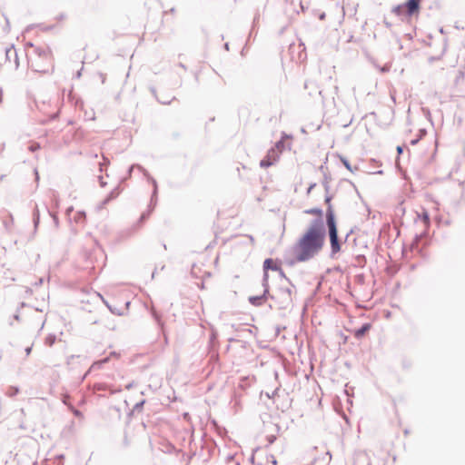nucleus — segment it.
<instances>
[{"label":"nucleus","instance_id":"f257e3e1","mask_svg":"<svg viewBox=\"0 0 465 465\" xmlns=\"http://www.w3.org/2000/svg\"><path fill=\"white\" fill-rule=\"evenodd\" d=\"M325 233L321 225L310 227L293 247L294 258L297 262L312 259L324 245Z\"/></svg>","mask_w":465,"mask_h":465},{"label":"nucleus","instance_id":"f03ea898","mask_svg":"<svg viewBox=\"0 0 465 465\" xmlns=\"http://www.w3.org/2000/svg\"><path fill=\"white\" fill-rule=\"evenodd\" d=\"M29 62L32 69L40 74H49L54 68L52 52L48 47H36Z\"/></svg>","mask_w":465,"mask_h":465},{"label":"nucleus","instance_id":"7ed1b4c3","mask_svg":"<svg viewBox=\"0 0 465 465\" xmlns=\"http://www.w3.org/2000/svg\"><path fill=\"white\" fill-rule=\"evenodd\" d=\"M420 1L421 0H408L404 4L395 6L392 12L396 15L403 18L418 17L420 9Z\"/></svg>","mask_w":465,"mask_h":465},{"label":"nucleus","instance_id":"20e7f679","mask_svg":"<svg viewBox=\"0 0 465 465\" xmlns=\"http://www.w3.org/2000/svg\"><path fill=\"white\" fill-rule=\"evenodd\" d=\"M327 224L329 228L331 252L335 254L341 251V245L338 241V231L331 206H329L327 211Z\"/></svg>","mask_w":465,"mask_h":465},{"label":"nucleus","instance_id":"39448f33","mask_svg":"<svg viewBox=\"0 0 465 465\" xmlns=\"http://www.w3.org/2000/svg\"><path fill=\"white\" fill-rule=\"evenodd\" d=\"M282 142H279L275 148H272L269 150L267 155L261 161L260 164L263 168H267L272 165L279 159V153L281 152L280 146L282 145Z\"/></svg>","mask_w":465,"mask_h":465},{"label":"nucleus","instance_id":"423d86ee","mask_svg":"<svg viewBox=\"0 0 465 465\" xmlns=\"http://www.w3.org/2000/svg\"><path fill=\"white\" fill-rule=\"evenodd\" d=\"M274 271V272H279L281 275L284 276V272L282 270L281 268V265L280 263L278 262V261H275L273 259H266L264 262H263V272H264V280H268V271Z\"/></svg>","mask_w":465,"mask_h":465},{"label":"nucleus","instance_id":"0eeeda50","mask_svg":"<svg viewBox=\"0 0 465 465\" xmlns=\"http://www.w3.org/2000/svg\"><path fill=\"white\" fill-rule=\"evenodd\" d=\"M202 265H203L202 262L199 263H194L192 268L193 274L198 278H204L205 276H210V272L208 271L202 270Z\"/></svg>","mask_w":465,"mask_h":465},{"label":"nucleus","instance_id":"6e6552de","mask_svg":"<svg viewBox=\"0 0 465 465\" xmlns=\"http://www.w3.org/2000/svg\"><path fill=\"white\" fill-rule=\"evenodd\" d=\"M371 329V323L363 324L360 329L353 331V335L356 339L362 338Z\"/></svg>","mask_w":465,"mask_h":465},{"label":"nucleus","instance_id":"1a4fd4ad","mask_svg":"<svg viewBox=\"0 0 465 465\" xmlns=\"http://www.w3.org/2000/svg\"><path fill=\"white\" fill-rule=\"evenodd\" d=\"M418 218L420 219L425 227L430 225V215L429 213L423 210L420 213H418Z\"/></svg>","mask_w":465,"mask_h":465},{"label":"nucleus","instance_id":"9d476101","mask_svg":"<svg viewBox=\"0 0 465 465\" xmlns=\"http://www.w3.org/2000/svg\"><path fill=\"white\" fill-rule=\"evenodd\" d=\"M249 302L254 306H260L265 302L264 296H251Z\"/></svg>","mask_w":465,"mask_h":465},{"label":"nucleus","instance_id":"9b49d317","mask_svg":"<svg viewBox=\"0 0 465 465\" xmlns=\"http://www.w3.org/2000/svg\"><path fill=\"white\" fill-rule=\"evenodd\" d=\"M118 195H119V191L117 189L113 190L110 193V194L102 203L103 206L106 205L109 201L115 199Z\"/></svg>","mask_w":465,"mask_h":465},{"label":"nucleus","instance_id":"f8f14e48","mask_svg":"<svg viewBox=\"0 0 465 465\" xmlns=\"http://www.w3.org/2000/svg\"><path fill=\"white\" fill-rule=\"evenodd\" d=\"M305 213H309V214H313V215H316L319 217H321L322 215V212L321 209H311V210H307Z\"/></svg>","mask_w":465,"mask_h":465},{"label":"nucleus","instance_id":"ddd939ff","mask_svg":"<svg viewBox=\"0 0 465 465\" xmlns=\"http://www.w3.org/2000/svg\"><path fill=\"white\" fill-rule=\"evenodd\" d=\"M69 408L75 417H77L79 419H83L84 415L80 411H78L77 409H75L74 407H73L71 405H69Z\"/></svg>","mask_w":465,"mask_h":465},{"label":"nucleus","instance_id":"4468645a","mask_svg":"<svg viewBox=\"0 0 465 465\" xmlns=\"http://www.w3.org/2000/svg\"><path fill=\"white\" fill-rule=\"evenodd\" d=\"M74 219L78 222V221H81V222H84L85 221V214L83 213H77L75 214V217Z\"/></svg>","mask_w":465,"mask_h":465},{"label":"nucleus","instance_id":"2eb2a0df","mask_svg":"<svg viewBox=\"0 0 465 465\" xmlns=\"http://www.w3.org/2000/svg\"><path fill=\"white\" fill-rule=\"evenodd\" d=\"M151 213V211H148L146 213H143L140 217V223H142L144 220H146Z\"/></svg>","mask_w":465,"mask_h":465},{"label":"nucleus","instance_id":"dca6fc26","mask_svg":"<svg viewBox=\"0 0 465 465\" xmlns=\"http://www.w3.org/2000/svg\"><path fill=\"white\" fill-rule=\"evenodd\" d=\"M312 465H326V464L324 462H322L320 458H316V459H314Z\"/></svg>","mask_w":465,"mask_h":465},{"label":"nucleus","instance_id":"f3484780","mask_svg":"<svg viewBox=\"0 0 465 465\" xmlns=\"http://www.w3.org/2000/svg\"><path fill=\"white\" fill-rule=\"evenodd\" d=\"M106 361H107V359H104V361H96V362H94V363L93 367H94V366H99V365H101L103 362H105Z\"/></svg>","mask_w":465,"mask_h":465},{"label":"nucleus","instance_id":"a211bd4d","mask_svg":"<svg viewBox=\"0 0 465 465\" xmlns=\"http://www.w3.org/2000/svg\"><path fill=\"white\" fill-rule=\"evenodd\" d=\"M343 163H344L345 166H346L348 169H350V166H349L348 163H347L346 161H344Z\"/></svg>","mask_w":465,"mask_h":465},{"label":"nucleus","instance_id":"6ab92c4d","mask_svg":"<svg viewBox=\"0 0 465 465\" xmlns=\"http://www.w3.org/2000/svg\"><path fill=\"white\" fill-rule=\"evenodd\" d=\"M314 185H311L308 189V193L311 192L312 188L313 187Z\"/></svg>","mask_w":465,"mask_h":465},{"label":"nucleus","instance_id":"aec40b11","mask_svg":"<svg viewBox=\"0 0 465 465\" xmlns=\"http://www.w3.org/2000/svg\"><path fill=\"white\" fill-rule=\"evenodd\" d=\"M30 351H31V348L26 349V352H27V354H29V353H30Z\"/></svg>","mask_w":465,"mask_h":465},{"label":"nucleus","instance_id":"412c9836","mask_svg":"<svg viewBox=\"0 0 465 465\" xmlns=\"http://www.w3.org/2000/svg\"><path fill=\"white\" fill-rule=\"evenodd\" d=\"M398 152L401 153V147H398Z\"/></svg>","mask_w":465,"mask_h":465},{"label":"nucleus","instance_id":"4be33fe9","mask_svg":"<svg viewBox=\"0 0 465 465\" xmlns=\"http://www.w3.org/2000/svg\"><path fill=\"white\" fill-rule=\"evenodd\" d=\"M330 201H331V199L328 197V198L326 199V202L329 203H330Z\"/></svg>","mask_w":465,"mask_h":465}]
</instances>
